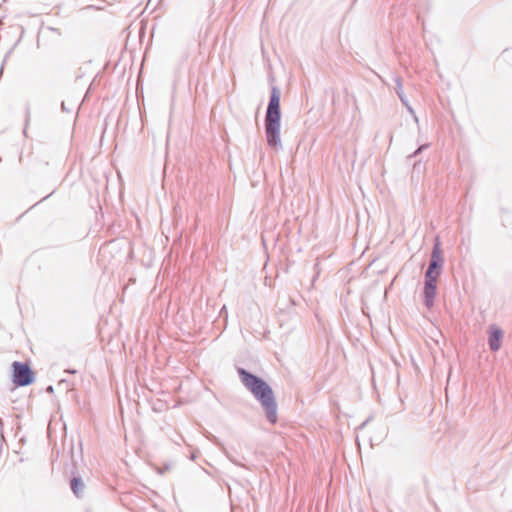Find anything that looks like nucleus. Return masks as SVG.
<instances>
[{
    "instance_id": "nucleus-1",
    "label": "nucleus",
    "mask_w": 512,
    "mask_h": 512,
    "mask_svg": "<svg viewBox=\"0 0 512 512\" xmlns=\"http://www.w3.org/2000/svg\"><path fill=\"white\" fill-rule=\"evenodd\" d=\"M242 382L247 389L260 401L266 411L268 420L275 424L277 422V406L274 400L273 391L269 385L259 377L239 369Z\"/></svg>"
},
{
    "instance_id": "nucleus-2",
    "label": "nucleus",
    "mask_w": 512,
    "mask_h": 512,
    "mask_svg": "<svg viewBox=\"0 0 512 512\" xmlns=\"http://www.w3.org/2000/svg\"><path fill=\"white\" fill-rule=\"evenodd\" d=\"M11 368L12 382L16 386H28L34 382V372L28 363L14 361Z\"/></svg>"
},
{
    "instance_id": "nucleus-3",
    "label": "nucleus",
    "mask_w": 512,
    "mask_h": 512,
    "mask_svg": "<svg viewBox=\"0 0 512 512\" xmlns=\"http://www.w3.org/2000/svg\"><path fill=\"white\" fill-rule=\"evenodd\" d=\"M440 276V272L426 271L425 274V285H424V296L425 305L430 308L434 304V298L437 293V282Z\"/></svg>"
},
{
    "instance_id": "nucleus-4",
    "label": "nucleus",
    "mask_w": 512,
    "mask_h": 512,
    "mask_svg": "<svg viewBox=\"0 0 512 512\" xmlns=\"http://www.w3.org/2000/svg\"><path fill=\"white\" fill-rule=\"evenodd\" d=\"M280 118V92L274 87L272 89L265 122H279Z\"/></svg>"
},
{
    "instance_id": "nucleus-5",
    "label": "nucleus",
    "mask_w": 512,
    "mask_h": 512,
    "mask_svg": "<svg viewBox=\"0 0 512 512\" xmlns=\"http://www.w3.org/2000/svg\"><path fill=\"white\" fill-rule=\"evenodd\" d=\"M267 141L270 146L276 147L279 144V132H280V121L279 122H265Z\"/></svg>"
},
{
    "instance_id": "nucleus-6",
    "label": "nucleus",
    "mask_w": 512,
    "mask_h": 512,
    "mask_svg": "<svg viewBox=\"0 0 512 512\" xmlns=\"http://www.w3.org/2000/svg\"><path fill=\"white\" fill-rule=\"evenodd\" d=\"M442 262H443L442 251L440 248V244L437 242L433 248V251L431 254V262L429 264L427 271L440 272V267L442 265Z\"/></svg>"
},
{
    "instance_id": "nucleus-7",
    "label": "nucleus",
    "mask_w": 512,
    "mask_h": 512,
    "mask_svg": "<svg viewBox=\"0 0 512 512\" xmlns=\"http://www.w3.org/2000/svg\"><path fill=\"white\" fill-rule=\"evenodd\" d=\"M502 337H503L502 330L499 327L492 325L490 327V333H489V346L492 351H497L500 349Z\"/></svg>"
},
{
    "instance_id": "nucleus-8",
    "label": "nucleus",
    "mask_w": 512,
    "mask_h": 512,
    "mask_svg": "<svg viewBox=\"0 0 512 512\" xmlns=\"http://www.w3.org/2000/svg\"><path fill=\"white\" fill-rule=\"evenodd\" d=\"M83 482L79 478H73L71 481V489L75 495L79 496L83 489Z\"/></svg>"
}]
</instances>
